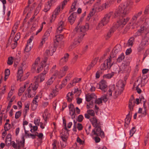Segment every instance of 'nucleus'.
Here are the masks:
<instances>
[{
    "label": "nucleus",
    "instance_id": "a19ab883",
    "mask_svg": "<svg viewBox=\"0 0 149 149\" xmlns=\"http://www.w3.org/2000/svg\"><path fill=\"white\" fill-rule=\"evenodd\" d=\"M65 75V73H63L60 71V72H58V71H56L55 72V75L57 76L59 78H61L63 77Z\"/></svg>",
    "mask_w": 149,
    "mask_h": 149
},
{
    "label": "nucleus",
    "instance_id": "864d4df0",
    "mask_svg": "<svg viewBox=\"0 0 149 149\" xmlns=\"http://www.w3.org/2000/svg\"><path fill=\"white\" fill-rule=\"evenodd\" d=\"M147 80L146 78H141V86L142 87L144 86L147 83Z\"/></svg>",
    "mask_w": 149,
    "mask_h": 149
},
{
    "label": "nucleus",
    "instance_id": "c756f323",
    "mask_svg": "<svg viewBox=\"0 0 149 149\" xmlns=\"http://www.w3.org/2000/svg\"><path fill=\"white\" fill-rule=\"evenodd\" d=\"M141 82V78L140 77H139L136 78V80L134 83L133 87H138L140 85Z\"/></svg>",
    "mask_w": 149,
    "mask_h": 149
},
{
    "label": "nucleus",
    "instance_id": "2f4dec72",
    "mask_svg": "<svg viewBox=\"0 0 149 149\" xmlns=\"http://www.w3.org/2000/svg\"><path fill=\"white\" fill-rule=\"evenodd\" d=\"M122 70L125 72H130L131 70V68L129 65H125L122 66Z\"/></svg>",
    "mask_w": 149,
    "mask_h": 149
},
{
    "label": "nucleus",
    "instance_id": "603ef678",
    "mask_svg": "<svg viewBox=\"0 0 149 149\" xmlns=\"http://www.w3.org/2000/svg\"><path fill=\"white\" fill-rule=\"evenodd\" d=\"M87 103L86 107L87 109L92 108L93 107V101L91 102H88Z\"/></svg>",
    "mask_w": 149,
    "mask_h": 149
},
{
    "label": "nucleus",
    "instance_id": "6ab92c4d",
    "mask_svg": "<svg viewBox=\"0 0 149 149\" xmlns=\"http://www.w3.org/2000/svg\"><path fill=\"white\" fill-rule=\"evenodd\" d=\"M56 86H55V88L53 89L52 91L49 95V98L51 99L56 96L58 94V91H57Z\"/></svg>",
    "mask_w": 149,
    "mask_h": 149
},
{
    "label": "nucleus",
    "instance_id": "9b49d317",
    "mask_svg": "<svg viewBox=\"0 0 149 149\" xmlns=\"http://www.w3.org/2000/svg\"><path fill=\"white\" fill-rule=\"evenodd\" d=\"M141 43L145 47L149 44V32L146 34L143 37Z\"/></svg>",
    "mask_w": 149,
    "mask_h": 149
},
{
    "label": "nucleus",
    "instance_id": "79ce46f5",
    "mask_svg": "<svg viewBox=\"0 0 149 149\" xmlns=\"http://www.w3.org/2000/svg\"><path fill=\"white\" fill-rule=\"evenodd\" d=\"M65 75V73H63L60 71V72H58V71H56L55 72V75L57 76L59 78H61L63 77Z\"/></svg>",
    "mask_w": 149,
    "mask_h": 149
},
{
    "label": "nucleus",
    "instance_id": "dca6fc26",
    "mask_svg": "<svg viewBox=\"0 0 149 149\" xmlns=\"http://www.w3.org/2000/svg\"><path fill=\"white\" fill-rule=\"evenodd\" d=\"M77 15V13L74 12L72 13L68 17V20L71 24H73L75 22Z\"/></svg>",
    "mask_w": 149,
    "mask_h": 149
},
{
    "label": "nucleus",
    "instance_id": "49530a36",
    "mask_svg": "<svg viewBox=\"0 0 149 149\" xmlns=\"http://www.w3.org/2000/svg\"><path fill=\"white\" fill-rule=\"evenodd\" d=\"M36 135L38 137V139L39 141L41 142V141L43 137V134L42 133H38L37 132H36Z\"/></svg>",
    "mask_w": 149,
    "mask_h": 149
},
{
    "label": "nucleus",
    "instance_id": "c85d7f7f",
    "mask_svg": "<svg viewBox=\"0 0 149 149\" xmlns=\"http://www.w3.org/2000/svg\"><path fill=\"white\" fill-rule=\"evenodd\" d=\"M69 54L68 53L65 54L63 57L60 60V62L61 64L65 63L68 60Z\"/></svg>",
    "mask_w": 149,
    "mask_h": 149
},
{
    "label": "nucleus",
    "instance_id": "ddd939ff",
    "mask_svg": "<svg viewBox=\"0 0 149 149\" xmlns=\"http://www.w3.org/2000/svg\"><path fill=\"white\" fill-rule=\"evenodd\" d=\"M56 50L55 47L54 46H50L48 49H47L45 51V55L46 56V57L47 58V56H52Z\"/></svg>",
    "mask_w": 149,
    "mask_h": 149
},
{
    "label": "nucleus",
    "instance_id": "e2e57ef3",
    "mask_svg": "<svg viewBox=\"0 0 149 149\" xmlns=\"http://www.w3.org/2000/svg\"><path fill=\"white\" fill-rule=\"evenodd\" d=\"M136 131V130L134 127H133L130 130V137H131L133 136Z\"/></svg>",
    "mask_w": 149,
    "mask_h": 149
},
{
    "label": "nucleus",
    "instance_id": "bb28decb",
    "mask_svg": "<svg viewBox=\"0 0 149 149\" xmlns=\"http://www.w3.org/2000/svg\"><path fill=\"white\" fill-rule=\"evenodd\" d=\"M135 104V102L133 97H131L130 100L129 104V107L131 111L133 109V107Z\"/></svg>",
    "mask_w": 149,
    "mask_h": 149
},
{
    "label": "nucleus",
    "instance_id": "4d7b16f0",
    "mask_svg": "<svg viewBox=\"0 0 149 149\" xmlns=\"http://www.w3.org/2000/svg\"><path fill=\"white\" fill-rule=\"evenodd\" d=\"M40 119L39 117L35 118L34 120V123L36 125L39 126L40 125Z\"/></svg>",
    "mask_w": 149,
    "mask_h": 149
},
{
    "label": "nucleus",
    "instance_id": "6e6552de",
    "mask_svg": "<svg viewBox=\"0 0 149 149\" xmlns=\"http://www.w3.org/2000/svg\"><path fill=\"white\" fill-rule=\"evenodd\" d=\"M48 70V66H47L46 68H45L44 71L42 73L35 77L36 81L34 83H37L38 86L39 82H41L44 81L45 78V75L47 72Z\"/></svg>",
    "mask_w": 149,
    "mask_h": 149
},
{
    "label": "nucleus",
    "instance_id": "c03bdc74",
    "mask_svg": "<svg viewBox=\"0 0 149 149\" xmlns=\"http://www.w3.org/2000/svg\"><path fill=\"white\" fill-rule=\"evenodd\" d=\"M115 31V28L114 27L111 28L109 30L107 35V37L109 38L113 33Z\"/></svg>",
    "mask_w": 149,
    "mask_h": 149
},
{
    "label": "nucleus",
    "instance_id": "473e14b6",
    "mask_svg": "<svg viewBox=\"0 0 149 149\" xmlns=\"http://www.w3.org/2000/svg\"><path fill=\"white\" fill-rule=\"evenodd\" d=\"M65 134H63L61 136V137L62 141L64 142H66L67 141L69 134L68 130H65Z\"/></svg>",
    "mask_w": 149,
    "mask_h": 149
},
{
    "label": "nucleus",
    "instance_id": "9d476101",
    "mask_svg": "<svg viewBox=\"0 0 149 149\" xmlns=\"http://www.w3.org/2000/svg\"><path fill=\"white\" fill-rule=\"evenodd\" d=\"M60 8L61 6H58L53 12L52 15V19L50 20L51 22H53L56 17L57 16L59 15L60 10Z\"/></svg>",
    "mask_w": 149,
    "mask_h": 149
},
{
    "label": "nucleus",
    "instance_id": "5fc2aeb1",
    "mask_svg": "<svg viewBox=\"0 0 149 149\" xmlns=\"http://www.w3.org/2000/svg\"><path fill=\"white\" fill-rule=\"evenodd\" d=\"M91 126L90 125H87L86 126V131L87 134H89L91 131Z\"/></svg>",
    "mask_w": 149,
    "mask_h": 149
},
{
    "label": "nucleus",
    "instance_id": "b1692460",
    "mask_svg": "<svg viewBox=\"0 0 149 149\" xmlns=\"http://www.w3.org/2000/svg\"><path fill=\"white\" fill-rule=\"evenodd\" d=\"M29 82L27 81L25 83L23 87H21L19 89L18 92V95L19 96H21L23 93L26 87L28 86V85L29 84Z\"/></svg>",
    "mask_w": 149,
    "mask_h": 149
},
{
    "label": "nucleus",
    "instance_id": "1a4fd4ad",
    "mask_svg": "<svg viewBox=\"0 0 149 149\" xmlns=\"http://www.w3.org/2000/svg\"><path fill=\"white\" fill-rule=\"evenodd\" d=\"M47 60V58L45 57L43 60L42 61L40 64L37 66V71L38 73H39L43 69V66H44V68H46L48 65L46 64V62Z\"/></svg>",
    "mask_w": 149,
    "mask_h": 149
},
{
    "label": "nucleus",
    "instance_id": "de8ad7c7",
    "mask_svg": "<svg viewBox=\"0 0 149 149\" xmlns=\"http://www.w3.org/2000/svg\"><path fill=\"white\" fill-rule=\"evenodd\" d=\"M131 116L130 115V113L126 116V118L125 119V123L127 124L129 123L131 120Z\"/></svg>",
    "mask_w": 149,
    "mask_h": 149
},
{
    "label": "nucleus",
    "instance_id": "69168bd1",
    "mask_svg": "<svg viewBox=\"0 0 149 149\" xmlns=\"http://www.w3.org/2000/svg\"><path fill=\"white\" fill-rule=\"evenodd\" d=\"M13 57H9L8 58L7 64L9 65H11L13 63Z\"/></svg>",
    "mask_w": 149,
    "mask_h": 149
},
{
    "label": "nucleus",
    "instance_id": "39448f33",
    "mask_svg": "<svg viewBox=\"0 0 149 149\" xmlns=\"http://www.w3.org/2000/svg\"><path fill=\"white\" fill-rule=\"evenodd\" d=\"M115 59L114 57L111 56L108 58L104 62L101 64L100 68L101 70H105L107 68L110 69L113 64Z\"/></svg>",
    "mask_w": 149,
    "mask_h": 149
},
{
    "label": "nucleus",
    "instance_id": "09e8293b",
    "mask_svg": "<svg viewBox=\"0 0 149 149\" xmlns=\"http://www.w3.org/2000/svg\"><path fill=\"white\" fill-rule=\"evenodd\" d=\"M96 62L94 60L89 65L87 68V70H89L93 68L95 64L96 63Z\"/></svg>",
    "mask_w": 149,
    "mask_h": 149
},
{
    "label": "nucleus",
    "instance_id": "0e129e2a",
    "mask_svg": "<svg viewBox=\"0 0 149 149\" xmlns=\"http://www.w3.org/2000/svg\"><path fill=\"white\" fill-rule=\"evenodd\" d=\"M20 33H18L16 34V35L13 40H15V41H17L19 39V38H20Z\"/></svg>",
    "mask_w": 149,
    "mask_h": 149
},
{
    "label": "nucleus",
    "instance_id": "4c0bfd02",
    "mask_svg": "<svg viewBox=\"0 0 149 149\" xmlns=\"http://www.w3.org/2000/svg\"><path fill=\"white\" fill-rule=\"evenodd\" d=\"M23 72V70L22 68H19L18 70L17 75L18 79H21L22 78Z\"/></svg>",
    "mask_w": 149,
    "mask_h": 149
},
{
    "label": "nucleus",
    "instance_id": "6e6d98bb",
    "mask_svg": "<svg viewBox=\"0 0 149 149\" xmlns=\"http://www.w3.org/2000/svg\"><path fill=\"white\" fill-rule=\"evenodd\" d=\"M87 113L89 114L91 116L94 117L95 113L94 111L92 109H89L87 111Z\"/></svg>",
    "mask_w": 149,
    "mask_h": 149
},
{
    "label": "nucleus",
    "instance_id": "e433bc0d",
    "mask_svg": "<svg viewBox=\"0 0 149 149\" xmlns=\"http://www.w3.org/2000/svg\"><path fill=\"white\" fill-rule=\"evenodd\" d=\"M29 104H25V108L24 109L23 114L25 117L26 115V113L29 110Z\"/></svg>",
    "mask_w": 149,
    "mask_h": 149
},
{
    "label": "nucleus",
    "instance_id": "58836bf2",
    "mask_svg": "<svg viewBox=\"0 0 149 149\" xmlns=\"http://www.w3.org/2000/svg\"><path fill=\"white\" fill-rule=\"evenodd\" d=\"M134 38V37H131L128 40L126 44V46L129 47H132L133 45V42Z\"/></svg>",
    "mask_w": 149,
    "mask_h": 149
},
{
    "label": "nucleus",
    "instance_id": "4468645a",
    "mask_svg": "<svg viewBox=\"0 0 149 149\" xmlns=\"http://www.w3.org/2000/svg\"><path fill=\"white\" fill-rule=\"evenodd\" d=\"M130 19V18L127 17L125 19L123 17H121L120 19L117 22V25L118 26L123 27L126 23V22Z\"/></svg>",
    "mask_w": 149,
    "mask_h": 149
},
{
    "label": "nucleus",
    "instance_id": "f257e3e1",
    "mask_svg": "<svg viewBox=\"0 0 149 149\" xmlns=\"http://www.w3.org/2000/svg\"><path fill=\"white\" fill-rule=\"evenodd\" d=\"M130 4V2L128 1L125 4H120L116 10L114 14L112 12L106 14L99 23L97 29H99L107 24L109 22L111 17L113 15V17L114 18L120 15L123 16L128 14L131 8Z\"/></svg>",
    "mask_w": 149,
    "mask_h": 149
},
{
    "label": "nucleus",
    "instance_id": "20e7f679",
    "mask_svg": "<svg viewBox=\"0 0 149 149\" xmlns=\"http://www.w3.org/2000/svg\"><path fill=\"white\" fill-rule=\"evenodd\" d=\"M125 82L122 80H119L116 84L114 88L115 92L113 97L114 98L117 97L123 91L125 86Z\"/></svg>",
    "mask_w": 149,
    "mask_h": 149
},
{
    "label": "nucleus",
    "instance_id": "ea45409f",
    "mask_svg": "<svg viewBox=\"0 0 149 149\" xmlns=\"http://www.w3.org/2000/svg\"><path fill=\"white\" fill-rule=\"evenodd\" d=\"M114 72H112L110 73L104 75L103 77L104 78L109 79L112 77L114 76Z\"/></svg>",
    "mask_w": 149,
    "mask_h": 149
},
{
    "label": "nucleus",
    "instance_id": "7c9ffc66",
    "mask_svg": "<svg viewBox=\"0 0 149 149\" xmlns=\"http://www.w3.org/2000/svg\"><path fill=\"white\" fill-rule=\"evenodd\" d=\"M52 4L51 2L49 1H48L47 3H46L45 5L43 11L45 12L48 11L50 10Z\"/></svg>",
    "mask_w": 149,
    "mask_h": 149
},
{
    "label": "nucleus",
    "instance_id": "f8f14e48",
    "mask_svg": "<svg viewBox=\"0 0 149 149\" xmlns=\"http://www.w3.org/2000/svg\"><path fill=\"white\" fill-rule=\"evenodd\" d=\"M38 97L39 96L36 95L33 99L31 105V109L32 110H35L38 107Z\"/></svg>",
    "mask_w": 149,
    "mask_h": 149
},
{
    "label": "nucleus",
    "instance_id": "aec40b11",
    "mask_svg": "<svg viewBox=\"0 0 149 149\" xmlns=\"http://www.w3.org/2000/svg\"><path fill=\"white\" fill-rule=\"evenodd\" d=\"M96 98V96L94 93L87 94L86 95V100L87 102H90L91 100L93 101V99H95Z\"/></svg>",
    "mask_w": 149,
    "mask_h": 149
},
{
    "label": "nucleus",
    "instance_id": "13d9d810",
    "mask_svg": "<svg viewBox=\"0 0 149 149\" xmlns=\"http://www.w3.org/2000/svg\"><path fill=\"white\" fill-rule=\"evenodd\" d=\"M139 99L140 102L141 103H143V107L145 106V103L146 102V100L144 99V97L142 96H141L139 97Z\"/></svg>",
    "mask_w": 149,
    "mask_h": 149
},
{
    "label": "nucleus",
    "instance_id": "2eb2a0df",
    "mask_svg": "<svg viewBox=\"0 0 149 149\" xmlns=\"http://www.w3.org/2000/svg\"><path fill=\"white\" fill-rule=\"evenodd\" d=\"M107 84L106 81L104 80H102L100 82L99 88L104 92L107 90Z\"/></svg>",
    "mask_w": 149,
    "mask_h": 149
},
{
    "label": "nucleus",
    "instance_id": "052dcab7",
    "mask_svg": "<svg viewBox=\"0 0 149 149\" xmlns=\"http://www.w3.org/2000/svg\"><path fill=\"white\" fill-rule=\"evenodd\" d=\"M57 141L54 139L53 140L52 143V149H57L56 147Z\"/></svg>",
    "mask_w": 149,
    "mask_h": 149
},
{
    "label": "nucleus",
    "instance_id": "a18cd8bd",
    "mask_svg": "<svg viewBox=\"0 0 149 149\" xmlns=\"http://www.w3.org/2000/svg\"><path fill=\"white\" fill-rule=\"evenodd\" d=\"M125 56L123 53H122L118 56L117 59V61L118 62H121L124 58Z\"/></svg>",
    "mask_w": 149,
    "mask_h": 149
},
{
    "label": "nucleus",
    "instance_id": "4be33fe9",
    "mask_svg": "<svg viewBox=\"0 0 149 149\" xmlns=\"http://www.w3.org/2000/svg\"><path fill=\"white\" fill-rule=\"evenodd\" d=\"M32 38L31 37L27 41V44L25 48V51L26 52H29L31 49L32 45L31 43L32 40Z\"/></svg>",
    "mask_w": 149,
    "mask_h": 149
},
{
    "label": "nucleus",
    "instance_id": "a878e982",
    "mask_svg": "<svg viewBox=\"0 0 149 149\" xmlns=\"http://www.w3.org/2000/svg\"><path fill=\"white\" fill-rule=\"evenodd\" d=\"M81 80V78H78L77 77L73 79L72 82L70 83L68 85V86L69 88H70L74 86L76 83L79 82Z\"/></svg>",
    "mask_w": 149,
    "mask_h": 149
},
{
    "label": "nucleus",
    "instance_id": "f3484780",
    "mask_svg": "<svg viewBox=\"0 0 149 149\" xmlns=\"http://www.w3.org/2000/svg\"><path fill=\"white\" fill-rule=\"evenodd\" d=\"M18 149L20 148L23 147L24 146L25 143V139L24 138V136L23 134L21 136V139H19L17 141Z\"/></svg>",
    "mask_w": 149,
    "mask_h": 149
},
{
    "label": "nucleus",
    "instance_id": "774afa93",
    "mask_svg": "<svg viewBox=\"0 0 149 149\" xmlns=\"http://www.w3.org/2000/svg\"><path fill=\"white\" fill-rule=\"evenodd\" d=\"M68 69V67L67 66H65L63 67L62 68L61 70V71H62L63 73H65V74L66 73V72Z\"/></svg>",
    "mask_w": 149,
    "mask_h": 149
},
{
    "label": "nucleus",
    "instance_id": "5701e85b",
    "mask_svg": "<svg viewBox=\"0 0 149 149\" xmlns=\"http://www.w3.org/2000/svg\"><path fill=\"white\" fill-rule=\"evenodd\" d=\"M52 31V28H50L48 29L45 32L44 36H43L42 38V40L45 42L46 41L49 36L50 33Z\"/></svg>",
    "mask_w": 149,
    "mask_h": 149
},
{
    "label": "nucleus",
    "instance_id": "cd10ccee",
    "mask_svg": "<svg viewBox=\"0 0 149 149\" xmlns=\"http://www.w3.org/2000/svg\"><path fill=\"white\" fill-rule=\"evenodd\" d=\"M19 23L18 22H16L12 28V32L11 34V36H13L17 31L18 28Z\"/></svg>",
    "mask_w": 149,
    "mask_h": 149
},
{
    "label": "nucleus",
    "instance_id": "338daca9",
    "mask_svg": "<svg viewBox=\"0 0 149 149\" xmlns=\"http://www.w3.org/2000/svg\"><path fill=\"white\" fill-rule=\"evenodd\" d=\"M95 100V103L98 104H101L102 102V98H98V99H96Z\"/></svg>",
    "mask_w": 149,
    "mask_h": 149
},
{
    "label": "nucleus",
    "instance_id": "f704fd0d",
    "mask_svg": "<svg viewBox=\"0 0 149 149\" xmlns=\"http://www.w3.org/2000/svg\"><path fill=\"white\" fill-rule=\"evenodd\" d=\"M73 93L72 92H69L67 95L66 99L69 102H71L72 101L73 99L72 95Z\"/></svg>",
    "mask_w": 149,
    "mask_h": 149
},
{
    "label": "nucleus",
    "instance_id": "7ed1b4c3",
    "mask_svg": "<svg viewBox=\"0 0 149 149\" xmlns=\"http://www.w3.org/2000/svg\"><path fill=\"white\" fill-rule=\"evenodd\" d=\"M90 120L92 125L95 127L92 131V135L99 136L102 138H104L105 136L104 134L101 130L100 120L95 116L90 118Z\"/></svg>",
    "mask_w": 149,
    "mask_h": 149
},
{
    "label": "nucleus",
    "instance_id": "3c124183",
    "mask_svg": "<svg viewBox=\"0 0 149 149\" xmlns=\"http://www.w3.org/2000/svg\"><path fill=\"white\" fill-rule=\"evenodd\" d=\"M145 47L141 43L139 45L137 49L138 52H140L142 51Z\"/></svg>",
    "mask_w": 149,
    "mask_h": 149
},
{
    "label": "nucleus",
    "instance_id": "f03ea898",
    "mask_svg": "<svg viewBox=\"0 0 149 149\" xmlns=\"http://www.w3.org/2000/svg\"><path fill=\"white\" fill-rule=\"evenodd\" d=\"M78 24L74 30L73 32L74 33H79V35L75 38L69 47V51H71L74 48L79 46L82 42L83 37L85 34V32L88 30L89 25L88 23H86L85 25L81 27L80 28Z\"/></svg>",
    "mask_w": 149,
    "mask_h": 149
},
{
    "label": "nucleus",
    "instance_id": "c9c22d12",
    "mask_svg": "<svg viewBox=\"0 0 149 149\" xmlns=\"http://www.w3.org/2000/svg\"><path fill=\"white\" fill-rule=\"evenodd\" d=\"M49 116V114L48 112V110L45 109L42 115L43 118L45 121H47Z\"/></svg>",
    "mask_w": 149,
    "mask_h": 149
},
{
    "label": "nucleus",
    "instance_id": "bf43d9fd",
    "mask_svg": "<svg viewBox=\"0 0 149 149\" xmlns=\"http://www.w3.org/2000/svg\"><path fill=\"white\" fill-rule=\"evenodd\" d=\"M24 130L25 134L24 136V137H25L26 138H28L30 137V134L28 133L29 131L26 130L25 127H24Z\"/></svg>",
    "mask_w": 149,
    "mask_h": 149
},
{
    "label": "nucleus",
    "instance_id": "8fccbe9b",
    "mask_svg": "<svg viewBox=\"0 0 149 149\" xmlns=\"http://www.w3.org/2000/svg\"><path fill=\"white\" fill-rule=\"evenodd\" d=\"M4 128L6 131H8L11 128V124L6 123L4 126Z\"/></svg>",
    "mask_w": 149,
    "mask_h": 149
},
{
    "label": "nucleus",
    "instance_id": "393cba45",
    "mask_svg": "<svg viewBox=\"0 0 149 149\" xmlns=\"http://www.w3.org/2000/svg\"><path fill=\"white\" fill-rule=\"evenodd\" d=\"M65 23L63 21H61L58 23V28L57 29V31L59 33L61 32L63 29H64Z\"/></svg>",
    "mask_w": 149,
    "mask_h": 149
},
{
    "label": "nucleus",
    "instance_id": "423d86ee",
    "mask_svg": "<svg viewBox=\"0 0 149 149\" xmlns=\"http://www.w3.org/2000/svg\"><path fill=\"white\" fill-rule=\"evenodd\" d=\"M38 87L37 83H34L33 84H30L27 88V96L28 97H34L36 93V90Z\"/></svg>",
    "mask_w": 149,
    "mask_h": 149
},
{
    "label": "nucleus",
    "instance_id": "72a5a7b5",
    "mask_svg": "<svg viewBox=\"0 0 149 149\" xmlns=\"http://www.w3.org/2000/svg\"><path fill=\"white\" fill-rule=\"evenodd\" d=\"M63 38L64 37L62 35L60 34L57 35L55 37V39L54 40V42L55 43L56 42H58L61 41Z\"/></svg>",
    "mask_w": 149,
    "mask_h": 149
},
{
    "label": "nucleus",
    "instance_id": "680f3d73",
    "mask_svg": "<svg viewBox=\"0 0 149 149\" xmlns=\"http://www.w3.org/2000/svg\"><path fill=\"white\" fill-rule=\"evenodd\" d=\"M22 112L21 111H19L17 112L15 115V118L17 119L21 115Z\"/></svg>",
    "mask_w": 149,
    "mask_h": 149
},
{
    "label": "nucleus",
    "instance_id": "0eeeda50",
    "mask_svg": "<svg viewBox=\"0 0 149 149\" xmlns=\"http://www.w3.org/2000/svg\"><path fill=\"white\" fill-rule=\"evenodd\" d=\"M110 6V2H107L102 5L99 3L97 2L94 5L92 10L95 12H99L108 8Z\"/></svg>",
    "mask_w": 149,
    "mask_h": 149
},
{
    "label": "nucleus",
    "instance_id": "a211bd4d",
    "mask_svg": "<svg viewBox=\"0 0 149 149\" xmlns=\"http://www.w3.org/2000/svg\"><path fill=\"white\" fill-rule=\"evenodd\" d=\"M55 76L53 75L47 80L45 84V89H47L48 88L49 86L53 83V81L55 80Z\"/></svg>",
    "mask_w": 149,
    "mask_h": 149
},
{
    "label": "nucleus",
    "instance_id": "37998d69",
    "mask_svg": "<svg viewBox=\"0 0 149 149\" xmlns=\"http://www.w3.org/2000/svg\"><path fill=\"white\" fill-rule=\"evenodd\" d=\"M40 58L39 57L36 59L34 63L32 65V68L35 70L37 66L38 65V63L40 62Z\"/></svg>",
    "mask_w": 149,
    "mask_h": 149
},
{
    "label": "nucleus",
    "instance_id": "412c9836",
    "mask_svg": "<svg viewBox=\"0 0 149 149\" xmlns=\"http://www.w3.org/2000/svg\"><path fill=\"white\" fill-rule=\"evenodd\" d=\"M142 12L141 11L135 14L132 17L131 20L132 22L134 24H136L137 25H139L140 23H139L138 22H136V19L138 17L140 16L142 14Z\"/></svg>",
    "mask_w": 149,
    "mask_h": 149
}]
</instances>
